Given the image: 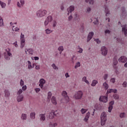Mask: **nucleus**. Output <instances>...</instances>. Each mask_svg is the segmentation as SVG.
<instances>
[{"label":"nucleus","instance_id":"1","mask_svg":"<svg viewBox=\"0 0 127 127\" xmlns=\"http://www.w3.org/2000/svg\"><path fill=\"white\" fill-rule=\"evenodd\" d=\"M101 125L105 126L107 122V113L104 112L101 113Z\"/></svg>","mask_w":127,"mask_h":127},{"label":"nucleus","instance_id":"2","mask_svg":"<svg viewBox=\"0 0 127 127\" xmlns=\"http://www.w3.org/2000/svg\"><path fill=\"white\" fill-rule=\"evenodd\" d=\"M47 14V10L45 9H40L37 11L36 15L37 17H43Z\"/></svg>","mask_w":127,"mask_h":127},{"label":"nucleus","instance_id":"3","mask_svg":"<svg viewBox=\"0 0 127 127\" xmlns=\"http://www.w3.org/2000/svg\"><path fill=\"white\" fill-rule=\"evenodd\" d=\"M5 51L6 53H3L4 58L7 61L10 60V57H12V54L10 53V49H7Z\"/></svg>","mask_w":127,"mask_h":127},{"label":"nucleus","instance_id":"4","mask_svg":"<svg viewBox=\"0 0 127 127\" xmlns=\"http://www.w3.org/2000/svg\"><path fill=\"white\" fill-rule=\"evenodd\" d=\"M83 97V92L80 91H78L73 96V99L75 100H81Z\"/></svg>","mask_w":127,"mask_h":127},{"label":"nucleus","instance_id":"5","mask_svg":"<svg viewBox=\"0 0 127 127\" xmlns=\"http://www.w3.org/2000/svg\"><path fill=\"white\" fill-rule=\"evenodd\" d=\"M53 20V17L52 16L50 15L48 16L47 18H46L44 21V25L45 26H47L49 23V22H51Z\"/></svg>","mask_w":127,"mask_h":127},{"label":"nucleus","instance_id":"6","mask_svg":"<svg viewBox=\"0 0 127 127\" xmlns=\"http://www.w3.org/2000/svg\"><path fill=\"white\" fill-rule=\"evenodd\" d=\"M101 54L103 56H107L108 54V49L105 46H103L101 48Z\"/></svg>","mask_w":127,"mask_h":127},{"label":"nucleus","instance_id":"7","mask_svg":"<svg viewBox=\"0 0 127 127\" xmlns=\"http://www.w3.org/2000/svg\"><path fill=\"white\" fill-rule=\"evenodd\" d=\"M121 27H122V31L123 33H124L125 35V36H127V25H121Z\"/></svg>","mask_w":127,"mask_h":127},{"label":"nucleus","instance_id":"8","mask_svg":"<svg viewBox=\"0 0 127 127\" xmlns=\"http://www.w3.org/2000/svg\"><path fill=\"white\" fill-rule=\"evenodd\" d=\"M121 11L122 17H123L124 18H125V17H127V13L125 6L121 7Z\"/></svg>","mask_w":127,"mask_h":127},{"label":"nucleus","instance_id":"9","mask_svg":"<svg viewBox=\"0 0 127 127\" xmlns=\"http://www.w3.org/2000/svg\"><path fill=\"white\" fill-rule=\"evenodd\" d=\"M118 61L121 63H126L127 61V58L125 56H123L118 59Z\"/></svg>","mask_w":127,"mask_h":127},{"label":"nucleus","instance_id":"10","mask_svg":"<svg viewBox=\"0 0 127 127\" xmlns=\"http://www.w3.org/2000/svg\"><path fill=\"white\" fill-rule=\"evenodd\" d=\"M104 8L105 9V12L106 13V16H109L110 14H111V13L110 12V10H109V8H108V6L107 5H105L104 6Z\"/></svg>","mask_w":127,"mask_h":127},{"label":"nucleus","instance_id":"11","mask_svg":"<svg viewBox=\"0 0 127 127\" xmlns=\"http://www.w3.org/2000/svg\"><path fill=\"white\" fill-rule=\"evenodd\" d=\"M99 101L100 102H103V103H107V102H108V97L101 96L99 98Z\"/></svg>","mask_w":127,"mask_h":127},{"label":"nucleus","instance_id":"12","mask_svg":"<svg viewBox=\"0 0 127 127\" xmlns=\"http://www.w3.org/2000/svg\"><path fill=\"white\" fill-rule=\"evenodd\" d=\"M93 36H94V32H89L87 36V42H89L93 38Z\"/></svg>","mask_w":127,"mask_h":127},{"label":"nucleus","instance_id":"13","mask_svg":"<svg viewBox=\"0 0 127 127\" xmlns=\"http://www.w3.org/2000/svg\"><path fill=\"white\" fill-rule=\"evenodd\" d=\"M4 94L5 98H9L10 97V92H9L8 89H5L4 90Z\"/></svg>","mask_w":127,"mask_h":127},{"label":"nucleus","instance_id":"14","mask_svg":"<svg viewBox=\"0 0 127 127\" xmlns=\"http://www.w3.org/2000/svg\"><path fill=\"white\" fill-rule=\"evenodd\" d=\"M67 11L72 13L74 10H75V6L74 5H71L68 8H67Z\"/></svg>","mask_w":127,"mask_h":127},{"label":"nucleus","instance_id":"15","mask_svg":"<svg viewBox=\"0 0 127 127\" xmlns=\"http://www.w3.org/2000/svg\"><path fill=\"white\" fill-rule=\"evenodd\" d=\"M90 115H91V113L89 112L87 113L84 117L83 121L84 122H85L86 123V122H88V120H89V118H90Z\"/></svg>","mask_w":127,"mask_h":127},{"label":"nucleus","instance_id":"16","mask_svg":"<svg viewBox=\"0 0 127 127\" xmlns=\"http://www.w3.org/2000/svg\"><path fill=\"white\" fill-rule=\"evenodd\" d=\"M25 52L26 54H27V52H28L29 54L31 55H33V50L32 49H26L25 50Z\"/></svg>","mask_w":127,"mask_h":127},{"label":"nucleus","instance_id":"17","mask_svg":"<svg viewBox=\"0 0 127 127\" xmlns=\"http://www.w3.org/2000/svg\"><path fill=\"white\" fill-rule=\"evenodd\" d=\"M39 117H40V121H41V122H44L45 120H46V118L45 117V114H40Z\"/></svg>","mask_w":127,"mask_h":127},{"label":"nucleus","instance_id":"18","mask_svg":"<svg viewBox=\"0 0 127 127\" xmlns=\"http://www.w3.org/2000/svg\"><path fill=\"white\" fill-rule=\"evenodd\" d=\"M54 116H57L56 114H55V112H52L50 113L49 118L50 120H53L54 119Z\"/></svg>","mask_w":127,"mask_h":127},{"label":"nucleus","instance_id":"19","mask_svg":"<svg viewBox=\"0 0 127 127\" xmlns=\"http://www.w3.org/2000/svg\"><path fill=\"white\" fill-rule=\"evenodd\" d=\"M23 95H20L18 96L17 97V101L19 103V102H22L23 101Z\"/></svg>","mask_w":127,"mask_h":127},{"label":"nucleus","instance_id":"20","mask_svg":"<svg viewBox=\"0 0 127 127\" xmlns=\"http://www.w3.org/2000/svg\"><path fill=\"white\" fill-rule=\"evenodd\" d=\"M117 92H118V90L117 89H110L107 90V93L110 94L111 93H114V94H117Z\"/></svg>","mask_w":127,"mask_h":127},{"label":"nucleus","instance_id":"21","mask_svg":"<svg viewBox=\"0 0 127 127\" xmlns=\"http://www.w3.org/2000/svg\"><path fill=\"white\" fill-rule=\"evenodd\" d=\"M63 101H62V100H61V101L63 103H64L65 104H67V103H69V102H70V98H69V96L64 97V98L63 99Z\"/></svg>","mask_w":127,"mask_h":127},{"label":"nucleus","instance_id":"22","mask_svg":"<svg viewBox=\"0 0 127 127\" xmlns=\"http://www.w3.org/2000/svg\"><path fill=\"white\" fill-rule=\"evenodd\" d=\"M21 119L22 121H26L27 120V115L24 113L22 114Z\"/></svg>","mask_w":127,"mask_h":127},{"label":"nucleus","instance_id":"23","mask_svg":"<svg viewBox=\"0 0 127 127\" xmlns=\"http://www.w3.org/2000/svg\"><path fill=\"white\" fill-rule=\"evenodd\" d=\"M52 103L54 105H57V101H56V98L55 97L53 96L52 98Z\"/></svg>","mask_w":127,"mask_h":127},{"label":"nucleus","instance_id":"24","mask_svg":"<svg viewBox=\"0 0 127 127\" xmlns=\"http://www.w3.org/2000/svg\"><path fill=\"white\" fill-rule=\"evenodd\" d=\"M118 59H117V57H114L113 59V64L115 65V66L118 65Z\"/></svg>","mask_w":127,"mask_h":127},{"label":"nucleus","instance_id":"25","mask_svg":"<svg viewBox=\"0 0 127 127\" xmlns=\"http://www.w3.org/2000/svg\"><path fill=\"white\" fill-rule=\"evenodd\" d=\"M35 115L36 114L35 112H32L30 114V117L31 119H32L33 120H34L35 119Z\"/></svg>","mask_w":127,"mask_h":127},{"label":"nucleus","instance_id":"26","mask_svg":"<svg viewBox=\"0 0 127 127\" xmlns=\"http://www.w3.org/2000/svg\"><path fill=\"white\" fill-rule=\"evenodd\" d=\"M0 5H1L2 8H5V6H6V4L1 0H0Z\"/></svg>","mask_w":127,"mask_h":127},{"label":"nucleus","instance_id":"27","mask_svg":"<svg viewBox=\"0 0 127 127\" xmlns=\"http://www.w3.org/2000/svg\"><path fill=\"white\" fill-rule=\"evenodd\" d=\"M103 86L105 90H108V89H109V85L108 83H107V82L103 83Z\"/></svg>","mask_w":127,"mask_h":127},{"label":"nucleus","instance_id":"28","mask_svg":"<svg viewBox=\"0 0 127 127\" xmlns=\"http://www.w3.org/2000/svg\"><path fill=\"white\" fill-rule=\"evenodd\" d=\"M20 48H23L25 45V41H20Z\"/></svg>","mask_w":127,"mask_h":127},{"label":"nucleus","instance_id":"29","mask_svg":"<svg viewBox=\"0 0 127 127\" xmlns=\"http://www.w3.org/2000/svg\"><path fill=\"white\" fill-rule=\"evenodd\" d=\"M82 80L83 82H85V83H86V84H88V85L90 84L89 81L87 80V77L86 76L83 77Z\"/></svg>","mask_w":127,"mask_h":127},{"label":"nucleus","instance_id":"30","mask_svg":"<svg viewBox=\"0 0 127 127\" xmlns=\"http://www.w3.org/2000/svg\"><path fill=\"white\" fill-rule=\"evenodd\" d=\"M113 99L115 100H119L120 99V96L118 94H115L113 95Z\"/></svg>","mask_w":127,"mask_h":127},{"label":"nucleus","instance_id":"31","mask_svg":"<svg viewBox=\"0 0 127 127\" xmlns=\"http://www.w3.org/2000/svg\"><path fill=\"white\" fill-rule=\"evenodd\" d=\"M97 83H98V81H97L96 80H93V81L91 83V86L92 87H95V86H96V85H97Z\"/></svg>","mask_w":127,"mask_h":127},{"label":"nucleus","instance_id":"32","mask_svg":"<svg viewBox=\"0 0 127 127\" xmlns=\"http://www.w3.org/2000/svg\"><path fill=\"white\" fill-rule=\"evenodd\" d=\"M80 66H81V63L80 62H78L75 64L74 68H75V69H77V68H78V67H80Z\"/></svg>","mask_w":127,"mask_h":127},{"label":"nucleus","instance_id":"33","mask_svg":"<svg viewBox=\"0 0 127 127\" xmlns=\"http://www.w3.org/2000/svg\"><path fill=\"white\" fill-rule=\"evenodd\" d=\"M57 123H50L49 127H57Z\"/></svg>","mask_w":127,"mask_h":127},{"label":"nucleus","instance_id":"34","mask_svg":"<svg viewBox=\"0 0 127 127\" xmlns=\"http://www.w3.org/2000/svg\"><path fill=\"white\" fill-rule=\"evenodd\" d=\"M25 41V39L24 38V35L22 34V33H21L20 35V41Z\"/></svg>","mask_w":127,"mask_h":127},{"label":"nucleus","instance_id":"35","mask_svg":"<svg viewBox=\"0 0 127 127\" xmlns=\"http://www.w3.org/2000/svg\"><path fill=\"white\" fill-rule=\"evenodd\" d=\"M45 31H46V34H50V33H52L53 32V31L49 29H47L45 30Z\"/></svg>","mask_w":127,"mask_h":127},{"label":"nucleus","instance_id":"36","mask_svg":"<svg viewBox=\"0 0 127 127\" xmlns=\"http://www.w3.org/2000/svg\"><path fill=\"white\" fill-rule=\"evenodd\" d=\"M62 96L64 97V98H66V97H68L67 92L65 91H63L62 92Z\"/></svg>","mask_w":127,"mask_h":127},{"label":"nucleus","instance_id":"37","mask_svg":"<svg viewBox=\"0 0 127 127\" xmlns=\"http://www.w3.org/2000/svg\"><path fill=\"white\" fill-rule=\"evenodd\" d=\"M12 30L13 31H15V32H17L19 31V28H18L17 27L13 26Z\"/></svg>","mask_w":127,"mask_h":127},{"label":"nucleus","instance_id":"38","mask_svg":"<svg viewBox=\"0 0 127 127\" xmlns=\"http://www.w3.org/2000/svg\"><path fill=\"white\" fill-rule=\"evenodd\" d=\"M27 62L28 63V69H32V65H31V62H30V61H28Z\"/></svg>","mask_w":127,"mask_h":127},{"label":"nucleus","instance_id":"39","mask_svg":"<svg viewBox=\"0 0 127 127\" xmlns=\"http://www.w3.org/2000/svg\"><path fill=\"white\" fill-rule=\"evenodd\" d=\"M87 111H88V109H85L82 108L80 110V112H81V114H82L83 115L84 114H85V113L87 112Z\"/></svg>","mask_w":127,"mask_h":127},{"label":"nucleus","instance_id":"40","mask_svg":"<svg viewBox=\"0 0 127 127\" xmlns=\"http://www.w3.org/2000/svg\"><path fill=\"white\" fill-rule=\"evenodd\" d=\"M39 83L41 84H45V83H46V81L43 78H41V79H40L39 80Z\"/></svg>","mask_w":127,"mask_h":127},{"label":"nucleus","instance_id":"41","mask_svg":"<svg viewBox=\"0 0 127 127\" xmlns=\"http://www.w3.org/2000/svg\"><path fill=\"white\" fill-rule=\"evenodd\" d=\"M52 96V93L51 91H49L48 93V99L50 100V98Z\"/></svg>","mask_w":127,"mask_h":127},{"label":"nucleus","instance_id":"42","mask_svg":"<svg viewBox=\"0 0 127 127\" xmlns=\"http://www.w3.org/2000/svg\"><path fill=\"white\" fill-rule=\"evenodd\" d=\"M91 10H92V9L91 8V7H88L86 8V13H90V12H91Z\"/></svg>","mask_w":127,"mask_h":127},{"label":"nucleus","instance_id":"43","mask_svg":"<svg viewBox=\"0 0 127 127\" xmlns=\"http://www.w3.org/2000/svg\"><path fill=\"white\" fill-rule=\"evenodd\" d=\"M56 25H57V21L54 20L53 22V27H56Z\"/></svg>","mask_w":127,"mask_h":127},{"label":"nucleus","instance_id":"44","mask_svg":"<svg viewBox=\"0 0 127 127\" xmlns=\"http://www.w3.org/2000/svg\"><path fill=\"white\" fill-rule=\"evenodd\" d=\"M122 86H123V88H127V81H124L122 84Z\"/></svg>","mask_w":127,"mask_h":127},{"label":"nucleus","instance_id":"45","mask_svg":"<svg viewBox=\"0 0 127 127\" xmlns=\"http://www.w3.org/2000/svg\"><path fill=\"white\" fill-rule=\"evenodd\" d=\"M3 25V22L2 18L0 16V26H2Z\"/></svg>","mask_w":127,"mask_h":127},{"label":"nucleus","instance_id":"46","mask_svg":"<svg viewBox=\"0 0 127 127\" xmlns=\"http://www.w3.org/2000/svg\"><path fill=\"white\" fill-rule=\"evenodd\" d=\"M58 50H59V51H64V48H63V46H60L58 48Z\"/></svg>","mask_w":127,"mask_h":127},{"label":"nucleus","instance_id":"47","mask_svg":"<svg viewBox=\"0 0 127 127\" xmlns=\"http://www.w3.org/2000/svg\"><path fill=\"white\" fill-rule=\"evenodd\" d=\"M120 117L121 119L125 118V117H126V113H121L120 115Z\"/></svg>","mask_w":127,"mask_h":127},{"label":"nucleus","instance_id":"48","mask_svg":"<svg viewBox=\"0 0 127 127\" xmlns=\"http://www.w3.org/2000/svg\"><path fill=\"white\" fill-rule=\"evenodd\" d=\"M22 92H23V90H22V89H20L17 92V94L20 95L21 94H22Z\"/></svg>","mask_w":127,"mask_h":127},{"label":"nucleus","instance_id":"49","mask_svg":"<svg viewBox=\"0 0 127 127\" xmlns=\"http://www.w3.org/2000/svg\"><path fill=\"white\" fill-rule=\"evenodd\" d=\"M72 19H73V16H72V14H71L68 17V21H71Z\"/></svg>","mask_w":127,"mask_h":127},{"label":"nucleus","instance_id":"50","mask_svg":"<svg viewBox=\"0 0 127 127\" xmlns=\"http://www.w3.org/2000/svg\"><path fill=\"white\" fill-rule=\"evenodd\" d=\"M52 66L53 67V69H55V70H56V69H58V67L56 66L55 64H52Z\"/></svg>","mask_w":127,"mask_h":127},{"label":"nucleus","instance_id":"51","mask_svg":"<svg viewBox=\"0 0 127 127\" xmlns=\"http://www.w3.org/2000/svg\"><path fill=\"white\" fill-rule=\"evenodd\" d=\"M108 77H109V74H105L103 76V78L104 80H107V79H108Z\"/></svg>","mask_w":127,"mask_h":127},{"label":"nucleus","instance_id":"52","mask_svg":"<svg viewBox=\"0 0 127 127\" xmlns=\"http://www.w3.org/2000/svg\"><path fill=\"white\" fill-rule=\"evenodd\" d=\"M20 86H23L24 85V81L23 80L21 79L20 81Z\"/></svg>","mask_w":127,"mask_h":127},{"label":"nucleus","instance_id":"53","mask_svg":"<svg viewBox=\"0 0 127 127\" xmlns=\"http://www.w3.org/2000/svg\"><path fill=\"white\" fill-rule=\"evenodd\" d=\"M112 110H113V106H110L108 107V112L109 113H111L112 112Z\"/></svg>","mask_w":127,"mask_h":127},{"label":"nucleus","instance_id":"54","mask_svg":"<svg viewBox=\"0 0 127 127\" xmlns=\"http://www.w3.org/2000/svg\"><path fill=\"white\" fill-rule=\"evenodd\" d=\"M94 41H96L97 44H100V43H101V41L100 40H99V39H95Z\"/></svg>","mask_w":127,"mask_h":127},{"label":"nucleus","instance_id":"55","mask_svg":"<svg viewBox=\"0 0 127 127\" xmlns=\"http://www.w3.org/2000/svg\"><path fill=\"white\" fill-rule=\"evenodd\" d=\"M110 82H111V83H115L116 82V78H111L110 79Z\"/></svg>","mask_w":127,"mask_h":127},{"label":"nucleus","instance_id":"56","mask_svg":"<svg viewBox=\"0 0 127 127\" xmlns=\"http://www.w3.org/2000/svg\"><path fill=\"white\" fill-rule=\"evenodd\" d=\"M115 104L114 101H112L109 103V106L113 107V105Z\"/></svg>","mask_w":127,"mask_h":127},{"label":"nucleus","instance_id":"57","mask_svg":"<svg viewBox=\"0 0 127 127\" xmlns=\"http://www.w3.org/2000/svg\"><path fill=\"white\" fill-rule=\"evenodd\" d=\"M20 4H21V5H22V6H23V5L25 3L24 0H20Z\"/></svg>","mask_w":127,"mask_h":127},{"label":"nucleus","instance_id":"58","mask_svg":"<svg viewBox=\"0 0 127 127\" xmlns=\"http://www.w3.org/2000/svg\"><path fill=\"white\" fill-rule=\"evenodd\" d=\"M94 24L95 25H97V24H99V20L98 19H96V20L93 22Z\"/></svg>","mask_w":127,"mask_h":127},{"label":"nucleus","instance_id":"59","mask_svg":"<svg viewBox=\"0 0 127 127\" xmlns=\"http://www.w3.org/2000/svg\"><path fill=\"white\" fill-rule=\"evenodd\" d=\"M80 30H81L82 32H84L85 31V28L84 27V25L81 26Z\"/></svg>","mask_w":127,"mask_h":127},{"label":"nucleus","instance_id":"60","mask_svg":"<svg viewBox=\"0 0 127 127\" xmlns=\"http://www.w3.org/2000/svg\"><path fill=\"white\" fill-rule=\"evenodd\" d=\"M105 33L106 34H110V33H111V31H110V30H106L105 31Z\"/></svg>","mask_w":127,"mask_h":127},{"label":"nucleus","instance_id":"61","mask_svg":"<svg viewBox=\"0 0 127 127\" xmlns=\"http://www.w3.org/2000/svg\"><path fill=\"white\" fill-rule=\"evenodd\" d=\"M26 89H27L26 85H24L22 87V91H25V90H26Z\"/></svg>","mask_w":127,"mask_h":127},{"label":"nucleus","instance_id":"62","mask_svg":"<svg viewBox=\"0 0 127 127\" xmlns=\"http://www.w3.org/2000/svg\"><path fill=\"white\" fill-rule=\"evenodd\" d=\"M35 91L37 93H39V92H40V88H36L35 89Z\"/></svg>","mask_w":127,"mask_h":127},{"label":"nucleus","instance_id":"63","mask_svg":"<svg viewBox=\"0 0 127 127\" xmlns=\"http://www.w3.org/2000/svg\"><path fill=\"white\" fill-rule=\"evenodd\" d=\"M35 69L36 70H39L40 69V65H36Z\"/></svg>","mask_w":127,"mask_h":127},{"label":"nucleus","instance_id":"64","mask_svg":"<svg viewBox=\"0 0 127 127\" xmlns=\"http://www.w3.org/2000/svg\"><path fill=\"white\" fill-rule=\"evenodd\" d=\"M90 4H94V0H89Z\"/></svg>","mask_w":127,"mask_h":127}]
</instances>
